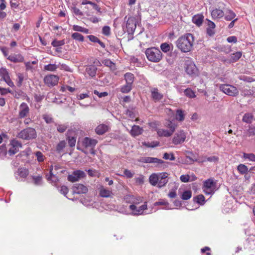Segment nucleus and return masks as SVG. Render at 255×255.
<instances>
[{"mask_svg":"<svg viewBox=\"0 0 255 255\" xmlns=\"http://www.w3.org/2000/svg\"><path fill=\"white\" fill-rule=\"evenodd\" d=\"M194 41L193 35L191 33H187L178 39L176 46L183 52H189L192 49Z\"/></svg>","mask_w":255,"mask_h":255,"instance_id":"1","label":"nucleus"},{"mask_svg":"<svg viewBox=\"0 0 255 255\" xmlns=\"http://www.w3.org/2000/svg\"><path fill=\"white\" fill-rule=\"evenodd\" d=\"M97 143L96 139L85 137L78 141L77 148L86 154L88 153V150H89L91 154H94V148Z\"/></svg>","mask_w":255,"mask_h":255,"instance_id":"2","label":"nucleus"},{"mask_svg":"<svg viewBox=\"0 0 255 255\" xmlns=\"http://www.w3.org/2000/svg\"><path fill=\"white\" fill-rule=\"evenodd\" d=\"M164 126L168 129L158 128L156 130L157 133L160 137H170L173 134L177 127L176 124L170 121L166 122Z\"/></svg>","mask_w":255,"mask_h":255,"instance_id":"3","label":"nucleus"},{"mask_svg":"<svg viewBox=\"0 0 255 255\" xmlns=\"http://www.w3.org/2000/svg\"><path fill=\"white\" fill-rule=\"evenodd\" d=\"M145 55L148 60L153 62H158L162 58V54L158 48L151 47L145 51Z\"/></svg>","mask_w":255,"mask_h":255,"instance_id":"4","label":"nucleus"},{"mask_svg":"<svg viewBox=\"0 0 255 255\" xmlns=\"http://www.w3.org/2000/svg\"><path fill=\"white\" fill-rule=\"evenodd\" d=\"M139 202H133V204H131L129 206V209L130 212H122L126 214H130L133 216H138L144 214V211L147 209V202H145L144 204L141 206H138L137 205Z\"/></svg>","mask_w":255,"mask_h":255,"instance_id":"5","label":"nucleus"},{"mask_svg":"<svg viewBox=\"0 0 255 255\" xmlns=\"http://www.w3.org/2000/svg\"><path fill=\"white\" fill-rule=\"evenodd\" d=\"M217 182L213 178L205 180L203 183L202 190L206 195H212L216 190Z\"/></svg>","mask_w":255,"mask_h":255,"instance_id":"6","label":"nucleus"},{"mask_svg":"<svg viewBox=\"0 0 255 255\" xmlns=\"http://www.w3.org/2000/svg\"><path fill=\"white\" fill-rule=\"evenodd\" d=\"M187 133L183 129L178 130L174 134L172 138V143L175 145L181 144L186 139Z\"/></svg>","mask_w":255,"mask_h":255,"instance_id":"7","label":"nucleus"},{"mask_svg":"<svg viewBox=\"0 0 255 255\" xmlns=\"http://www.w3.org/2000/svg\"><path fill=\"white\" fill-rule=\"evenodd\" d=\"M17 136L24 139H30L36 137V133L34 128H28L21 130Z\"/></svg>","mask_w":255,"mask_h":255,"instance_id":"8","label":"nucleus"},{"mask_svg":"<svg viewBox=\"0 0 255 255\" xmlns=\"http://www.w3.org/2000/svg\"><path fill=\"white\" fill-rule=\"evenodd\" d=\"M219 88L225 94L231 96H236L239 94V91L237 88L231 85H220Z\"/></svg>","mask_w":255,"mask_h":255,"instance_id":"9","label":"nucleus"},{"mask_svg":"<svg viewBox=\"0 0 255 255\" xmlns=\"http://www.w3.org/2000/svg\"><path fill=\"white\" fill-rule=\"evenodd\" d=\"M22 147V145L18 141L13 139L10 141L8 145L7 153L9 155H12L16 153L20 148Z\"/></svg>","mask_w":255,"mask_h":255,"instance_id":"10","label":"nucleus"},{"mask_svg":"<svg viewBox=\"0 0 255 255\" xmlns=\"http://www.w3.org/2000/svg\"><path fill=\"white\" fill-rule=\"evenodd\" d=\"M0 75L1 77V80L4 81L9 87H13L14 86V83L10 79L9 73L6 68H1L0 69Z\"/></svg>","mask_w":255,"mask_h":255,"instance_id":"11","label":"nucleus"},{"mask_svg":"<svg viewBox=\"0 0 255 255\" xmlns=\"http://www.w3.org/2000/svg\"><path fill=\"white\" fill-rule=\"evenodd\" d=\"M185 70L186 73L190 75H195L198 72L195 64L190 60H187L185 62Z\"/></svg>","mask_w":255,"mask_h":255,"instance_id":"12","label":"nucleus"},{"mask_svg":"<svg viewBox=\"0 0 255 255\" xmlns=\"http://www.w3.org/2000/svg\"><path fill=\"white\" fill-rule=\"evenodd\" d=\"M59 77L54 75L50 74L44 77V81L45 84L48 85L49 87H52L56 85L59 81Z\"/></svg>","mask_w":255,"mask_h":255,"instance_id":"13","label":"nucleus"},{"mask_svg":"<svg viewBox=\"0 0 255 255\" xmlns=\"http://www.w3.org/2000/svg\"><path fill=\"white\" fill-rule=\"evenodd\" d=\"M85 176V174L84 171L76 170L74 171L72 174L68 176V179L69 181L74 182L84 178Z\"/></svg>","mask_w":255,"mask_h":255,"instance_id":"14","label":"nucleus"},{"mask_svg":"<svg viewBox=\"0 0 255 255\" xmlns=\"http://www.w3.org/2000/svg\"><path fill=\"white\" fill-rule=\"evenodd\" d=\"M87 188L81 184H75L72 187V191L73 194H83L87 192Z\"/></svg>","mask_w":255,"mask_h":255,"instance_id":"15","label":"nucleus"},{"mask_svg":"<svg viewBox=\"0 0 255 255\" xmlns=\"http://www.w3.org/2000/svg\"><path fill=\"white\" fill-rule=\"evenodd\" d=\"M29 111V109L27 104L22 103L19 106V117L20 118H24L28 114Z\"/></svg>","mask_w":255,"mask_h":255,"instance_id":"16","label":"nucleus"},{"mask_svg":"<svg viewBox=\"0 0 255 255\" xmlns=\"http://www.w3.org/2000/svg\"><path fill=\"white\" fill-rule=\"evenodd\" d=\"M139 161L143 163H154L157 164H161L163 162L161 159L151 157H142L140 158Z\"/></svg>","mask_w":255,"mask_h":255,"instance_id":"17","label":"nucleus"},{"mask_svg":"<svg viewBox=\"0 0 255 255\" xmlns=\"http://www.w3.org/2000/svg\"><path fill=\"white\" fill-rule=\"evenodd\" d=\"M99 195L102 197L109 198L112 197L113 193L111 190L101 186L99 188Z\"/></svg>","mask_w":255,"mask_h":255,"instance_id":"18","label":"nucleus"},{"mask_svg":"<svg viewBox=\"0 0 255 255\" xmlns=\"http://www.w3.org/2000/svg\"><path fill=\"white\" fill-rule=\"evenodd\" d=\"M168 174L166 172L159 173V179L158 180V187L161 188L164 186L168 182Z\"/></svg>","mask_w":255,"mask_h":255,"instance_id":"19","label":"nucleus"},{"mask_svg":"<svg viewBox=\"0 0 255 255\" xmlns=\"http://www.w3.org/2000/svg\"><path fill=\"white\" fill-rule=\"evenodd\" d=\"M211 15L214 19H218L224 15V11L219 8H215L211 11Z\"/></svg>","mask_w":255,"mask_h":255,"instance_id":"20","label":"nucleus"},{"mask_svg":"<svg viewBox=\"0 0 255 255\" xmlns=\"http://www.w3.org/2000/svg\"><path fill=\"white\" fill-rule=\"evenodd\" d=\"M142 128L138 126L134 125L130 131V134L133 136H138L141 134L143 132Z\"/></svg>","mask_w":255,"mask_h":255,"instance_id":"21","label":"nucleus"},{"mask_svg":"<svg viewBox=\"0 0 255 255\" xmlns=\"http://www.w3.org/2000/svg\"><path fill=\"white\" fill-rule=\"evenodd\" d=\"M7 59L9 61L14 62H21L23 61V57L21 54H13L8 56Z\"/></svg>","mask_w":255,"mask_h":255,"instance_id":"22","label":"nucleus"},{"mask_svg":"<svg viewBox=\"0 0 255 255\" xmlns=\"http://www.w3.org/2000/svg\"><path fill=\"white\" fill-rule=\"evenodd\" d=\"M151 96L155 101H158L163 98V95L160 93L156 88H152L151 90Z\"/></svg>","mask_w":255,"mask_h":255,"instance_id":"23","label":"nucleus"},{"mask_svg":"<svg viewBox=\"0 0 255 255\" xmlns=\"http://www.w3.org/2000/svg\"><path fill=\"white\" fill-rule=\"evenodd\" d=\"M159 179V173H153L149 178V182L153 186H158Z\"/></svg>","mask_w":255,"mask_h":255,"instance_id":"24","label":"nucleus"},{"mask_svg":"<svg viewBox=\"0 0 255 255\" xmlns=\"http://www.w3.org/2000/svg\"><path fill=\"white\" fill-rule=\"evenodd\" d=\"M127 27L129 32H133L136 28V24L133 18H128L127 22Z\"/></svg>","mask_w":255,"mask_h":255,"instance_id":"25","label":"nucleus"},{"mask_svg":"<svg viewBox=\"0 0 255 255\" xmlns=\"http://www.w3.org/2000/svg\"><path fill=\"white\" fill-rule=\"evenodd\" d=\"M109 129L108 126L104 124L99 125L95 129V131L98 134H103Z\"/></svg>","mask_w":255,"mask_h":255,"instance_id":"26","label":"nucleus"},{"mask_svg":"<svg viewBox=\"0 0 255 255\" xmlns=\"http://www.w3.org/2000/svg\"><path fill=\"white\" fill-rule=\"evenodd\" d=\"M53 166L52 165H51V166L50 167V171H49L50 175H47L46 176V178H47V180L51 181L52 182H57V181H58V178L56 176V175L54 174V172L53 171Z\"/></svg>","mask_w":255,"mask_h":255,"instance_id":"27","label":"nucleus"},{"mask_svg":"<svg viewBox=\"0 0 255 255\" xmlns=\"http://www.w3.org/2000/svg\"><path fill=\"white\" fill-rule=\"evenodd\" d=\"M204 16L201 14L194 15L192 18V21L197 26H200L202 25L203 21Z\"/></svg>","mask_w":255,"mask_h":255,"instance_id":"28","label":"nucleus"},{"mask_svg":"<svg viewBox=\"0 0 255 255\" xmlns=\"http://www.w3.org/2000/svg\"><path fill=\"white\" fill-rule=\"evenodd\" d=\"M242 55V53L241 52L238 51L235 53H234L230 55V59L229 60V62H235L237 61L241 57Z\"/></svg>","mask_w":255,"mask_h":255,"instance_id":"29","label":"nucleus"},{"mask_svg":"<svg viewBox=\"0 0 255 255\" xmlns=\"http://www.w3.org/2000/svg\"><path fill=\"white\" fill-rule=\"evenodd\" d=\"M97 69L95 66L90 65L86 68V71L89 76L93 77L95 76Z\"/></svg>","mask_w":255,"mask_h":255,"instance_id":"30","label":"nucleus"},{"mask_svg":"<svg viewBox=\"0 0 255 255\" xmlns=\"http://www.w3.org/2000/svg\"><path fill=\"white\" fill-rule=\"evenodd\" d=\"M172 47L173 46L172 44H170L167 43H163L161 44L160 45L161 49L163 52L165 53L168 52L171 50Z\"/></svg>","mask_w":255,"mask_h":255,"instance_id":"31","label":"nucleus"},{"mask_svg":"<svg viewBox=\"0 0 255 255\" xmlns=\"http://www.w3.org/2000/svg\"><path fill=\"white\" fill-rule=\"evenodd\" d=\"M142 144L143 145L147 147L154 148L158 146L159 145V142L158 141H153L151 142H142Z\"/></svg>","mask_w":255,"mask_h":255,"instance_id":"32","label":"nucleus"},{"mask_svg":"<svg viewBox=\"0 0 255 255\" xmlns=\"http://www.w3.org/2000/svg\"><path fill=\"white\" fill-rule=\"evenodd\" d=\"M125 79L126 81V83L132 85L134 80V76L131 73H127L125 75Z\"/></svg>","mask_w":255,"mask_h":255,"instance_id":"33","label":"nucleus"},{"mask_svg":"<svg viewBox=\"0 0 255 255\" xmlns=\"http://www.w3.org/2000/svg\"><path fill=\"white\" fill-rule=\"evenodd\" d=\"M185 114L184 111L181 110H178L176 111L175 118L176 119L180 122H182L184 120Z\"/></svg>","mask_w":255,"mask_h":255,"instance_id":"34","label":"nucleus"},{"mask_svg":"<svg viewBox=\"0 0 255 255\" xmlns=\"http://www.w3.org/2000/svg\"><path fill=\"white\" fill-rule=\"evenodd\" d=\"M59 66L56 65L55 64H49L46 65H45L44 67V70L53 72L55 71L58 68H59Z\"/></svg>","mask_w":255,"mask_h":255,"instance_id":"35","label":"nucleus"},{"mask_svg":"<svg viewBox=\"0 0 255 255\" xmlns=\"http://www.w3.org/2000/svg\"><path fill=\"white\" fill-rule=\"evenodd\" d=\"M236 16V14L231 10H228L225 14V18L226 20L230 21L234 18Z\"/></svg>","mask_w":255,"mask_h":255,"instance_id":"36","label":"nucleus"},{"mask_svg":"<svg viewBox=\"0 0 255 255\" xmlns=\"http://www.w3.org/2000/svg\"><path fill=\"white\" fill-rule=\"evenodd\" d=\"M102 63L104 64L105 66L109 67L111 68V69L114 70L115 69V64L109 59H104L102 61Z\"/></svg>","mask_w":255,"mask_h":255,"instance_id":"37","label":"nucleus"},{"mask_svg":"<svg viewBox=\"0 0 255 255\" xmlns=\"http://www.w3.org/2000/svg\"><path fill=\"white\" fill-rule=\"evenodd\" d=\"M253 119V116L250 113H246L243 118V121L246 123H251Z\"/></svg>","mask_w":255,"mask_h":255,"instance_id":"38","label":"nucleus"},{"mask_svg":"<svg viewBox=\"0 0 255 255\" xmlns=\"http://www.w3.org/2000/svg\"><path fill=\"white\" fill-rule=\"evenodd\" d=\"M73 29L76 31L82 32L85 33H88L89 30L86 28L81 27L77 25H74L73 26Z\"/></svg>","mask_w":255,"mask_h":255,"instance_id":"39","label":"nucleus"},{"mask_svg":"<svg viewBox=\"0 0 255 255\" xmlns=\"http://www.w3.org/2000/svg\"><path fill=\"white\" fill-rule=\"evenodd\" d=\"M192 196V192L190 190H186L183 192L181 195V198L183 200H187L189 199Z\"/></svg>","mask_w":255,"mask_h":255,"instance_id":"40","label":"nucleus"},{"mask_svg":"<svg viewBox=\"0 0 255 255\" xmlns=\"http://www.w3.org/2000/svg\"><path fill=\"white\" fill-rule=\"evenodd\" d=\"M218 158L217 156H212L210 157H203V159L201 160V162H205L206 161L211 162H216L218 161Z\"/></svg>","mask_w":255,"mask_h":255,"instance_id":"41","label":"nucleus"},{"mask_svg":"<svg viewBox=\"0 0 255 255\" xmlns=\"http://www.w3.org/2000/svg\"><path fill=\"white\" fill-rule=\"evenodd\" d=\"M243 158L250 161H255V154L253 153H244Z\"/></svg>","mask_w":255,"mask_h":255,"instance_id":"42","label":"nucleus"},{"mask_svg":"<svg viewBox=\"0 0 255 255\" xmlns=\"http://www.w3.org/2000/svg\"><path fill=\"white\" fill-rule=\"evenodd\" d=\"M71 36L74 39H75L76 40H78V41H79L81 42H82L84 41L83 36L79 33H77V32L73 33L72 34Z\"/></svg>","mask_w":255,"mask_h":255,"instance_id":"43","label":"nucleus"},{"mask_svg":"<svg viewBox=\"0 0 255 255\" xmlns=\"http://www.w3.org/2000/svg\"><path fill=\"white\" fill-rule=\"evenodd\" d=\"M18 175L22 178H25L28 175V171L24 168H20L18 170Z\"/></svg>","mask_w":255,"mask_h":255,"instance_id":"44","label":"nucleus"},{"mask_svg":"<svg viewBox=\"0 0 255 255\" xmlns=\"http://www.w3.org/2000/svg\"><path fill=\"white\" fill-rule=\"evenodd\" d=\"M238 170L241 174H245L247 172L248 168L247 166L244 164H240L238 166Z\"/></svg>","mask_w":255,"mask_h":255,"instance_id":"45","label":"nucleus"},{"mask_svg":"<svg viewBox=\"0 0 255 255\" xmlns=\"http://www.w3.org/2000/svg\"><path fill=\"white\" fill-rule=\"evenodd\" d=\"M132 85L126 83V85L121 88V92L124 93H127L131 90Z\"/></svg>","mask_w":255,"mask_h":255,"instance_id":"46","label":"nucleus"},{"mask_svg":"<svg viewBox=\"0 0 255 255\" xmlns=\"http://www.w3.org/2000/svg\"><path fill=\"white\" fill-rule=\"evenodd\" d=\"M68 142L70 147H74L76 142V138L74 136H68L67 138Z\"/></svg>","mask_w":255,"mask_h":255,"instance_id":"47","label":"nucleus"},{"mask_svg":"<svg viewBox=\"0 0 255 255\" xmlns=\"http://www.w3.org/2000/svg\"><path fill=\"white\" fill-rule=\"evenodd\" d=\"M65 44V42L64 40H53L51 44L54 47H58L63 45Z\"/></svg>","mask_w":255,"mask_h":255,"instance_id":"48","label":"nucleus"},{"mask_svg":"<svg viewBox=\"0 0 255 255\" xmlns=\"http://www.w3.org/2000/svg\"><path fill=\"white\" fill-rule=\"evenodd\" d=\"M34 184L36 185H40L42 183V177L40 176H34L33 177Z\"/></svg>","mask_w":255,"mask_h":255,"instance_id":"49","label":"nucleus"},{"mask_svg":"<svg viewBox=\"0 0 255 255\" xmlns=\"http://www.w3.org/2000/svg\"><path fill=\"white\" fill-rule=\"evenodd\" d=\"M163 158L166 160H170L171 161H173L175 159L173 154L172 153H165L163 155Z\"/></svg>","mask_w":255,"mask_h":255,"instance_id":"50","label":"nucleus"},{"mask_svg":"<svg viewBox=\"0 0 255 255\" xmlns=\"http://www.w3.org/2000/svg\"><path fill=\"white\" fill-rule=\"evenodd\" d=\"M66 142L64 140L61 141L57 145L56 149L58 151L60 152L65 147Z\"/></svg>","mask_w":255,"mask_h":255,"instance_id":"51","label":"nucleus"},{"mask_svg":"<svg viewBox=\"0 0 255 255\" xmlns=\"http://www.w3.org/2000/svg\"><path fill=\"white\" fill-rule=\"evenodd\" d=\"M184 93L187 96L190 98H194L196 96L194 92L190 89H186L184 91Z\"/></svg>","mask_w":255,"mask_h":255,"instance_id":"52","label":"nucleus"},{"mask_svg":"<svg viewBox=\"0 0 255 255\" xmlns=\"http://www.w3.org/2000/svg\"><path fill=\"white\" fill-rule=\"evenodd\" d=\"M197 202L200 205H203L205 203V197L203 195H199L196 197Z\"/></svg>","mask_w":255,"mask_h":255,"instance_id":"53","label":"nucleus"},{"mask_svg":"<svg viewBox=\"0 0 255 255\" xmlns=\"http://www.w3.org/2000/svg\"><path fill=\"white\" fill-rule=\"evenodd\" d=\"M118 175L123 176V175H121L120 174ZM123 176H125L127 178H131L133 176V173L131 172L130 170L128 169H125Z\"/></svg>","mask_w":255,"mask_h":255,"instance_id":"54","label":"nucleus"},{"mask_svg":"<svg viewBox=\"0 0 255 255\" xmlns=\"http://www.w3.org/2000/svg\"><path fill=\"white\" fill-rule=\"evenodd\" d=\"M102 32L105 35H109L111 33V28L108 26H105L102 29Z\"/></svg>","mask_w":255,"mask_h":255,"instance_id":"55","label":"nucleus"},{"mask_svg":"<svg viewBox=\"0 0 255 255\" xmlns=\"http://www.w3.org/2000/svg\"><path fill=\"white\" fill-rule=\"evenodd\" d=\"M241 94L244 96H248L251 95L252 93L250 90L245 88L241 91Z\"/></svg>","mask_w":255,"mask_h":255,"instance_id":"56","label":"nucleus"},{"mask_svg":"<svg viewBox=\"0 0 255 255\" xmlns=\"http://www.w3.org/2000/svg\"><path fill=\"white\" fill-rule=\"evenodd\" d=\"M35 155L37 157V159L39 162L43 161L44 160V157L43 154L41 152H37L35 153Z\"/></svg>","mask_w":255,"mask_h":255,"instance_id":"57","label":"nucleus"},{"mask_svg":"<svg viewBox=\"0 0 255 255\" xmlns=\"http://www.w3.org/2000/svg\"><path fill=\"white\" fill-rule=\"evenodd\" d=\"M221 51L225 53H229L231 51V47L229 45L224 46L221 48Z\"/></svg>","mask_w":255,"mask_h":255,"instance_id":"58","label":"nucleus"},{"mask_svg":"<svg viewBox=\"0 0 255 255\" xmlns=\"http://www.w3.org/2000/svg\"><path fill=\"white\" fill-rule=\"evenodd\" d=\"M67 128V127L66 126L60 125L57 126V129L60 132H63L66 130Z\"/></svg>","mask_w":255,"mask_h":255,"instance_id":"59","label":"nucleus"},{"mask_svg":"<svg viewBox=\"0 0 255 255\" xmlns=\"http://www.w3.org/2000/svg\"><path fill=\"white\" fill-rule=\"evenodd\" d=\"M11 92V91L10 90H9V89H8V88L6 89V88H3L0 87V93L1 95H4L8 93H10Z\"/></svg>","mask_w":255,"mask_h":255,"instance_id":"60","label":"nucleus"},{"mask_svg":"<svg viewBox=\"0 0 255 255\" xmlns=\"http://www.w3.org/2000/svg\"><path fill=\"white\" fill-rule=\"evenodd\" d=\"M180 179L183 182H188L189 181L190 177L188 175H182Z\"/></svg>","mask_w":255,"mask_h":255,"instance_id":"61","label":"nucleus"},{"mask_svg":"<svg viewBox=\"0 0 255 255\" xmlns=\"http://www.w3.org/2000/svg\"><path fill=\"white\" fill-rule=\"evenodd\" d=\"M94 93L95 95H97L99 98H102V97H105V96H107L108 95V93L107 92H102V93H99L97 90H94Z\"/></svg>","mask_w":255,"mask_h":255,"instance_id":"62","label":"nucleus"},{"mask_svg":"<svg viewBox=\"0 0 255 255\" xmlns=\"http://www.w3.org/2000/svg\"><path fill=\"white\" fill-rule=\"evenodd\" d=\"M68 189L66 186H62L60 187V192L61 193L63 194L64 195H66L68 193Z\"/></svg>","mask_w":255,"mask_h":255,"instance_id":"63","label":"nucleus"},{"mask_svg":"<svg viewBox=\"0 0 255 255\" xmlns=\"http://www.w3.org/2000/svg\"><path fill=\"white\" fill-rule=\"evenodd\" d=\"M227 41L229 43H236L237 42V38L235 36L228 37L227 39Z\"/></svg>","mask_w":255,"mask_h":255,"instance_id":"64","label":"nucleus"}]
</instances>
